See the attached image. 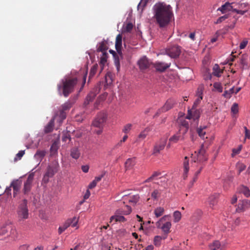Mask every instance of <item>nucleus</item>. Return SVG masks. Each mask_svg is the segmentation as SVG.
I'll return each instance as SVG.
<instances>
[{"label":"nucleus","mask_w":250,"mask_h":250,"mask_svg":"<svg viewBox=\"0 0 250 250\" xmlns=\"http://www.w3.org/2000/svg\"><path fill=\"white\" fill-rule=\"evenodd\" d=\"M154 18L160 28L167 27L172 17V8L164 2H158L153 6Z\"/></svg>","instance_id":"obj_1"},{"label":"nucleus","mask_w":250,"mask_h":250,"mask_svg":"<svg viewBox=\"0 0 250 250\" xmlns=\"http://www.w3.org/2000/svg\"><path fill=\"white\" fill-rule=\"evenodd\" d=\"M78 83L76 77H65L61 80L58 84V90L60 95L67 97L73 91L74 87Z\"/></svg>","instance_id":"obj_2"},{"label":"nucleus","mask_w":250,"mask_h":250,"mask_svg":"<svg viewBox=\"0 0 250 250\" xmlns=\"http://www.w3.org/2000/svg\"><path fill=\"white\" fill-rule=\"evenodd\" d=\"M75 101L69 99L64 104H62L59 110L55 113L56 116H58V126L61 125L63 120L66 117V112L69 111L72 105L74 104Z\"/></svg>","instance_id":"obj_3"},{"label":"nucleus","mask_w":250,"mask_h":250,"mask_svg":"<svg viewBox=\"0 0 250 250\" xmlns=\"http://www.w3.org/2000/svg\"><path fill=\"white\" fill-rule=\"evenodd\" d=\"M59 169V164L57 161H53L48 165L47 167L46 171L44 173L42 179V183L46 184L49 180L50 178H52L58 171Z\"/></svg>","instance_id":"obj_4"},{"label":"nucleus","mask_w":250,"mask_h":250,"mask_svg":"<svg viewBox=\"0 0 250 250\" xmlns=\"http://www.w3.org/2000/svg\"><path fill=\"white\" fill-rule=\"evenodd\" d=\"M27 204V200L24 199L19 207L18 214L19 217L21 219H26L28 217V210Z\"/></svg>","instance_id":"obj_5"},{"label":"nucleus","mask_w":250,"mask_h":250,"mask_svg":"<svg viewBox=\"0 0 250 250\" xmlns=\"http://www.w3.org/2000/svg\"><path fill=\"white\" fill-rule=\"evenodd\" d=\"M250 208V200L245 199L240 200L236 205L235 211L237 213H243Z\"/></svg>","instance_id":"obj_6"},{"label":"nucleus","mask_w":250,"mask_h":250,"mask_svg":"<svg viewBox=\"0 0 250 250\" xmlns=\"http://www.w3.org/2000/svg\"><path fill=\"white\" fill-rule=\"evenodd\" d=\"M181 52V47L177 45L169 46L166 50V54L172 58L178 57Z\"/></svg>","instance_id":"obj_7"},{"label":"nucleus","mask_w":250,"mask_h":250,"mask_svg":"<svg viewBox=\"0 0 250 250\" xmlns=\"http://www.w3.org/2000/svg\"><path fill=\"white\" fill-rule=\"evenodd\" d=\"M106 119V115L104 113H99L93 122V125L98 128H103Z\"/></svg>","instance_id":"obj_8"},{"label":"nucleus","mask_w":250,"mask_h":250,"mask_svg":"<svg viewBox=\"0 0 250 250\" xmlns=\"http://www.w3.org/2000/svg\"><path fill=\"white\" fill-rule=\"evenodd\" d=\"M100 89L101 88L99 85H97L96 86H95V87L93 89V90L91 91H90V92L87 96L86 99L84 102V105L85 106L88 104L90 102L93 100L96 96L100 92Z\"/></svg>","instance_id":"obj_9"},{"label":"nucleus","mask_w":250,"mask_h":250,"mask_svg":"<svg viewBox=\"0 0 250 250\" xmlns=\"http://www.w3.org/2000/svg\"><path fill=\"white\" fill-rule=\"evenodd\" d=\"M176 101L173 99H169L167 100L164 105L158 110L155 114V116H158L161 112H164L172 108L175 104Z\"/></svg>","instance_id":"obj_10"},{"label":"nucleus","mask_w":250,"mask_h":250,"mask_svg":"<svg viewBox=\"0 0 250 250\" xmlns=\"http://www.w3.org/2000/svg\"><path fill=\"white\" fill-rule=\"evenodd\" d=\"M167 139H161L159 142L156 143L154 146L153 154L159 153L160 151L163 150L167 144Z\"/></svg>","instance_id":"obj_11"},{"label":"nucleus","mask_w":250,"mask_h":250,"mask_svg":"<svg viewBox=\"0 0 250 250\" xmlns=\"http://www.w3.org/2000/svg\"><path fill=\"white\" fill-rule=\"evenodd\" d=\"M171 62H156L153 64L154 67L156 71L163 72L170 67Z\"/></svg>","instance_id":"obj_12"},{"label":"nucleus","mask_w":250,"mask_h":250,"mask_svg":"<svg viewBox=\"0 0 250 250\" xmlns=\"http://www.w3.org/2000/svg\"><path fill=\"white\" fill-rule=\"evenodd\" d=\"M58 116H56L55 115L53 116V117L51 119L49 122L45 126L44 128V132L45 133H48L51 132L54 129V122L56 121V122L58 124Z\"/></svg>","instance_id":"obj_13"},{"label":"nucleus","mask_w":250,"mask_h":250,"mask_svg":"<svg viewBox=\"0 0 250 250\" xmlns=\"http://www.w3.org/2000/svg\"><path fill=\"white\" fill-rule=\"evenodd\" d=\"M150 63L151 62L146 57L142 58L138 62V64L141 70H144L148 68L149 67Z\"/></svg>","instance_id":"obj_14"},{"label":"nucleus","mask_w":250,"mask_h":250,"mask_svg":"<svg viewBox=\"0 0 250 250\" xmlns=\"http://www.w3.org/2000/svg\"><path fill=\"white\" fill-rule=\"evenodd\" d=\"M22 184L21 180L17 179L13 180L11 183V187L13 188V194L15 197L16 195L19 191Z\"/></svg>","instance_id":"obj_15"},{"label":"nucleus","mask_w":250,"mask_h":250,"mask_svg":"<svg viewBox=\"0 0 250 250\" xmlns=\"http://www.w3.org/2000/svg\"><path fill=\"white\" fill-rule=\"evenodd\" d=\"M122 36L121 34H118L116 38L115 48L118 53L122 56Z\"/></svg>","instance_id":"obj_16"},{"label":"nucleus","mask_w":250,"mask_h":250,"mask_svg":"<svg viewBox=\"0 0 250 250\" xmlns=\"http://www.w3.org/2000/svg\"><path fill=\"white\" fill-rule=\"evenodd\" d=\"M205 150L204 148V146L202 145L201 148L199 150L197 155V162H202L207 161V158L205 156Z\"/></svg>","instance_id":"obj_17"},{"label":"nucleus","mask_w":250,"mask_h":250,"mask_svg":"<svg viewBox=\"0 0 250 250\" xmlns=\"http://www.w3.org/2000/svg\"><path fill=\"white\" fill-rule=\"evenodd\" d=\"M232 3L229 2H226L224 4L222 5L220 7L218 8L217 11H220L222 14H224L227 11H230L233 9V6L231 5Z\"/></svg>","instance_id":"obj_18"},{"label":"nucleus","mask_w":250,"mask_h":250,"mask_svg":"<svg viewBox=\"0 0 250 250\" xmlns=\"http://www.w3.org/2000/svg\"><path fill=\"white\" fill-rule=\"evenodd\" d=\"M124 200L125 201H128L129 203L132 204L133 205H135L139 199V196L137 195H134L132 196H127L125 195L123 197Z\"/></svg>","instance_id":"obj_19"},{"label":"nucleus","mask_w":250,"mask_h":250,"mask_svg":"<svg viewBox=\"0 0 250 250\" xmlns=\"http://www.w3.org/2000/svg\"><path fill=\"white\" fill-rule=\"evenodd\" d=\"M184 173L183 177L185 179L187 177L188 173L189 170V159L187 156L185 157L183 161Z\"/></svg>","instance_id":"obj_20"},{"label":"nucleus","mask_w":250,"mask_h":250,"mask_svg":"<svg viewBox=\"0 0 250 250\" xmlns=\"http://www.w3.org/2000/svg\"><path fill=\"white\" fill-rule=\"evenodd\" d=\"M13 230L15 231V229L11 225L7 224L2 226L0 229V235H5L9 230Z\"/></svg>","instance_id":"obj_21"},{"label":"nucleus","mask_w":250,"mask_h":250,"mask_svg":"<svg viewBox=\"0 0 250 250\" xmlns=\"http://www.w3.org/2000/svg\"><path fill=\"white\" fill-rule=\"evenodd\" d=\"M184 139L185 137L181 136V135H180L179 133L177 132L169 138V141L170 143H176L178 141L184 140Z\"/></svg>","instance_id":"obj_22"},{"label":"nucleus","mask_w":250,"mask_h":250,"mask_svg":"<svg viewBox=\"0 0 250 250\" xmlns=\"http://www.w3.org/2000/svg\"><path fill=\"white\" fill-rule=\"evenodd\" d=\"M210 250H222L220 242L218 240H215L209 245Z\"/></svg>","instance_id":"obj_23"},{"label":"nucleus","mask_w":250,"mask_h":250,"mask_svg":"<svg viewBox=\"0 0 250 250\" xmlns=\"http://www.w3.org/2000/svg\"><path fill=\"white\" fill-rule=\"evenodd\" d=\"M126 210H124L123 208H120L117 209L115 214H123V215H127L129 214L131 212V208L129 206H126Z\"/></svg>","instance_id":"obj_24"},{"label":"nucleus","mask_w":250,"mask_h":250,"mask_svg":"<svg viewBox=\"0 0 250 250\" xmlns=\"http://www.w3.org/2000/svg\"><path fill=\"white\" fill-rule=\"evenodd\" d=\"M81 153L79 148L77 147H74L71 149L70 150V156L75 159H78Z\"/></svg>","instance_id":"obj_25"},{"label":"nucleus","mask_w":250,"mask_h":250,"mask_svg":"<svg viewBox=\"0 0 250 250\" xmlns=\"http://www.w3.org/2000/svg\"><path fill=\"white\" fill-rule=\"evenodd\" d=\"M200 118V113L197 110L194 111L192 113V119L193 120V125L194 126H197L198 125L199 118Z\"/></svg>","instance_id":"obj_26"},{"label":"nucleus","mask_w":250,"mask_h":250,"mask_svg":"<svg viewBox=\"0 0 250 250\" xmlns=\"http://www.w3.org/2000/svg\"><path fill=\"white\" fill-rule=\"evenodd\" d=\"M46 151L45 150H38L34 155V158L38 161L41 162L45 155Z\"/></svg>","instance_id":"obj_27"},{"label":"nucleus","mask_w":250,"mask_h":250,"mask_svg":"<svg viewBox=\"0 0 250 250\" xmlns=\"http://www.w3.org/2000/svg\"><path fill=\"white\" fill-rule=\"evenodd\" d=\"M171 224L170 222L167 221L166 223H165L162 226H160V228L162 229L163 231L164 232V233L167 234L169 232V229L171 228Z\"/></svg>","instance_id":"obj_28"},{"label":"nucleus","mask_w":250,"mask_h":250,"mask_svg":"<svg viewBox=\"0 0 250 250\" xmlns=\"http://www.w3.org/2000/svg\"><path fill=\"white\" fill-rule=\"evenodd\" d=\"M217 197L218 195L217 194H213L209 197L208 202L210 208H213V207L216 204Z\"/></svg>","instance_id":"obj_29"},{"label":"nucleus","mask_w":250,"mask_h":250,"mask_svg":"<svg viewBox=\"0 0 250 250\" xmlns=\"http://www.w3.org/2000/svg\"><path fill=\"white\" fill-rule=\"evenodd\" d=\"M113 220L115 222H125V218L122 215L115 214L114 215L112 216L110 218V222H111Z\"/></svg>","instance_id":"obj_30"},{"label":"nucleus","mask_w":250,"mask_h":250,"mask_svg":"<svg viewBox=\"0 0 250 250\" xmlns=\"http://www.w3.org/2000/svg\"><path fill=\"white\" fill-rule=\"evenodd\" d=\"M108 49V47L106 45V42L104 40L102 42L99 43V46L97 48V51H106Z\"/></svg>","instance_id":"obj_31"},{"label":"nucleus","mask_w":250,"mask_h":250,"mask_svg":"<svg viewBox=\"0 0 250 250\" xmlns=\"http://www.w3.org/2000/svg\"><path fill=\"white\" fill-rule=\"evenodd\" d=\"M70 221H66L62 226H61L58 229V233L61 234L66 229L70 227Z\"/></svg>","instance_id":"obj_32"},{"label":"nucleus","mask_w":250,"mask_h":250,"mask_svg":"<svg viewBox=\"0 0 250 250\" xmlns=\"http://www.w3.org/2000/svg\"><path fill=\"white\" fill-rule=\"evenodd\" d=\"M135 164V160L133 158H128L125 163V167L126 168H130Z\"/></svg>","instance_id":"obj_33"},{"label":"nucleus","mask_w":250,"mask_h":250,"mask_svg":"<svg viewBox=\"0 0 250 250\" xmlns=\"http://www.w3.org/2000/svg\"><path fill=\"white\" fill-rule=\"evenodd\" d=\"M109 52H110V53L112 54L113 56H114V57L115 58V65H116V66L117 67V69H118L119 67V65H120L119 56H118L117 55L116 53L115 52V51L113 50L110 49V50H109Z\"/></svg>","instance_id":"obj_34"},{"label":"nucleus","mask_w":250,"mask_h":250,"mask_svg":"<svg viewBox=\"0 0 250 250\" xmlns=\"http://www.w3.org/2000/svg\"><path fill=\"white\" fill-rule=\"evenodd\" d=\"M234 86H233L229 90H225L223 94V96L227 99L231 97V94L234 93Z\"/></svg>","instance_id":"obj_35"},{"label":"nucleus","mask_w":250,"mask_h":250,"mask_svg":"<svg viewBox=\"0 0 250 250\" xmlns=\"http://www.w3.org/2000/svg\"><path fill=\"white\" fill-rule=\"evenodd\" d=\"M164 212V208L162 207H158L155 209L154 213L156 217L162 216Z\"/></svg>","instance_id":"obj_36"},{"label":"nucleus","mask_w":250,"mask_h":250,"mask_svg":"<svg viewBox=\"0 0 250 250\" xmlns=\"http://www.w3.org/2000/svg\"><path fill=\"white\" fill-rule=\"evenodd\" d=\"M221 72L219 65L217 64H215L213 67V74L215 76L220 77Z\"/></svg>","instance_id":"obj_37"},{"label":"nucleus","mask_w":250,"mask_h":250,"mask_svg":"<svg viewBox=\"0 0 250 250\" xmlns=\"http://www.w3.org/2000/svg\"><path fill=\"white\" fill-rule=\"evenodd\" d=\"M98 67V66L97 64H95L92 66L90 71L89 79H91L95 75L97 72Z\"/></svg>","instance_id":"obj_38"},{"label":"nucleus","mask_w":250,"mask_h":250,"mask_svg":"<svg viewBox=\"0 0 250 250\" xmlns=\"http://www.w3.org/2000/svg\"><path fill=\"white\" fill-rule=\"evenodd\" d=\"M32 183L25 182L24 183L23 192L24 194H28L31 190Z\"/></svg>","instance_id":"obj_39"},{"label":"nucleus","mask_w":250,"mask_h":250,"mask_svg":"<svg viewBox=\"0 0 250 250\" xmlns=\"http://www.w3.org/2000/svg\"><path fill=\"white\" fill-rule=\"evenodd\" d=\"M240 192L247 197L250 196V190L247 187L242 186L240 188Z\"/></svg>","instance_id":"obj_40"},{"label":"nucleus","mask_w":250,"mask_h":250,"mask_svg":"<svg viewBox=\"0 0 250 250\" xmlns=\"http://www.w3.org/2000/svg\"><path fill=\"white\" fill-rule=\"evenodd\" d=\"M66 221H70V226L75 227L77 226L79 219L76 217H74L72 218H69Z\"/></svg>","instance_id":"obj_41"},{"label":"nucleus","mask_w":250,"mask_h":250,"mask_svg":"<svg viewBox=\"0 0 250 250\" xmlns=\"http://www.w3.org/2000/svg\"><path fill=\"white\" fill-rule=\"evenodd\" d=\"M132 127V125L131 124H127L124 125L122 131L125 134L128 133L129 131L131 130Z\"/></svg>","instance_id":"obj_42"},{"label":"nucleus","mask_w":250,"mask_h":250,"mask_svg":"<svg viewBox=\"0 0 250 250\" xmlns=\"http://www.w3.org/2000/svg\"><path fill=\"white\" fill-rule=\"evenodd\" d=\"M163 238L160 236H156L154 238L153 243L155 246L159 247L161 245Z\"/></svg>","instance_id":"obj_43"},{"label":"nucleus","mask_w":250,"mask_h":250,"mask_svg":"<svg viewBox=\"0 0 250 250\" xmlns=\"http://www.w3.org/2000/svg\"><path fill=\"white\" fill-rule=\"evenodd\" d=\"M174 221L175 222H179L181 218V213L179 211H175L173 213Z\"/></svg>","instance_id":"obj_44"},{"label":"nucleus","mask_w":250,"mask_h":250,"mask_svg":"<svg viewBox=\"0 0 250 250\" xmlns=\"http://www.w3.org/2000/svg\"><path fill=\"white\" fill-rule=\"evenodd\" d=\"M161 173L159 172L155 171L154 172L153 174L148 178L146 181L145 182H150L154 179H155V178L160 175Z\"/></svg>","instance_id":"obj_45"},{"label":"nucleus","mask_w":250,"mask_h":250,"mask_svg":"<svg viewBox=\"0 0 250 250\" xmlns=\"http://www.w3.org/2000/svg\"><path fill=\"white\" fill-rule=\"evenodd\" d=\"M149 131V129L148 128H146L145 130L142 131L140 134L139 135V138L141 139H145L146 136L147 135L148 132Z\"/></svg>","instance_id":"obj_46"},{"label":"nucleus","mask_w":250,"mask_h":250,"mask_svg":"<svg viewBox=\"0 0 250 250\" xmlns=\"http://www.w3.org/2000/svg\"><path fill=\"white\" fill-rule=\"evenodd\" d=\"M196 132L201 139H205V138H207L205 137L206 132L202 128H196Z\"/></svg>","instance_id":"obj_47"},{"label":"nucleus","mask_w":250,"mask_h":250,"mask_svg":"<svg viewBox=\"0 0 250 250\" xmlns=\"http://www.w3.org/2000/svg\"><path fill=\"white\" fill-rule=\"evenodd\" d=\"M147 3V0H141L137 6L138 9H141L142 11L143 8L146 6Z\"/></svg>","instance_id":"obj_48"},{"label":"nucleus","mask_w":250,"mask_h":250,"mask_svg":"<svg viewBox=\"0 0 250 250\" xmlns=\"http://www.w3.org/2000/svg\"><path fill=\"white\" fill-rule=\"evenodd\" d=\"M133 25L132 23L128 22L125 26H124V31L125 32H129L133 28Z\"/></svg>","instance_id":"obj_49"},{"label":"nucleus","mask_w":250,"mask_h":250,"mask_svg":"<svg viewBox=\"0 0 250 250\" xmlns=\"http://www.w3.org/2000/svg\"><path fill=\"white\" fill-rule=\"evenodd\" d=\"M213 87L219 92L221 93L223 91V87H222L221 84L219 83H214Z\"/></svg>","instance_id":"obj_50"},{"label":"nucleus","mask_w":250,"mask_h":250,"mask_svg":"<svg viewBox=\"0 0 250 250\" xmlns=\"http://www.w3.org/2000/svg\"><path fill=\"white\" fill-rule=\"evenodd\" d=\"M170 216L169 215H165L163 217H162L158 222L156 223V226L158 228H159L161 226V222L166 221L167 218H169Z\"/></svg>","instance_id":"obj_51"},{"label":"nucleus","mask_w":250,"mask_h":250,"mask_svg":"<svg viewBox=\"0 0 250 250\" xmlns=\"http://www.w3.org/2000/svg\"><path fill=\"white\" fill-rule=\"evenodd\" d=\"M188 128H189L179 127V130L178 133H179L180 135H181V136H183L184 137L185 135L187 133Z\"/></svg>","instance_id":"obj_52"},{"label":"nucleus","mask_w":250,"mask_h":250,"mask_svg":"<svg viewBox=\"0 0 250 250\" xmlns=\"http://www.w3.org/2000/svg\"><path fill=\"white\" fill-rule=\"evenodd\" d=\"M160 195V192L157 189L154 190L151 193V197L157 200Z\"/></svg>","instance_id":"obj_53"},{"label":"nucleus","mask_w":250,"mask_h":250,"mask_svg":"<svg viewBox=\"0 0 250 250\" xmlns=\"http://www.w3.org/2000/svg\"><path fill=\"white\" fill-rule=\"evenodd\" d=\"M231 111L233 114H236L238 112V105L236 103H234L231 106Z\"/></svg>","instance_id":"obj_54"},{"label":"nucleus","mask_w":250,"mask_h":250,"mask_svg":"<svg viewBox=\"0 0 250 250\" xmlns=\"http://www.w3.org/2000/svg\"><path fill=\"white\" fill-rule=\"evenodd\" d=\"M25 153V150H20L19 152L16 154V156L15 158V160L17 161V160H20L21 158L23 156Z\"/></svg>","instance_id":"obj_55"},{"label":"nucleus","mask_w":250,"mask_h":250,"mask_svg":"<svg viewBox=\"0 0 250 250\" xmlns=\"http://www.w3.org/2000/svg\"><path fill=\"white\" fill-rule=\"evenodd\" d=\"M67 140H69L70 141L71 140V137L69 135V134L67 132H66L63 134L62 137V141L63 142H66Z\"/></svg>","instance_id":"obj_56"},{"label":"nucleus","mask_w":250,"mask_h":250,"mask_svg":"<svg viewBox=\"0 0 250 250\" xmlns=\"http://www.w3.org/2000/svg\"><path fill=\"white\" fill-rule=\"evenodd\" d=\"M237 167L238 169V173L239 174L241 172H242L246 169V166L243 164H237Z\"/></svg>","instance_id":"obj_57"},{"label":"nucleus","mask_w":250,"mask_h":250,"mask_svg":"<svg viewBox=\"0 0 250 250\" xmlns=\"http://www.w3.org/2000/svg\"><path fill=\"white\" fill-rule=\"evenodd\" d=\"M180 127L189 128V125L188 122L185 120H181L180 122Z\"/></svg>","instance_id":"obj_58"},{"label":"nucleus","mask_w":250,"mask_h":250,"mask_svg":"<svg viewBox=\"0 0 250 250\" xmlns=\"http://www.w3.org/2000/svg\"><path fill=\"white\" fill-rule=\"evenodd\" d=\"M227 18H228V16L227 15H224V16H221V17H219L217 20L215 22V24L220 23L221 22H222L223 21H224V20H225Z\"/></svg>","instance_id":"obj_59"},{"label":"nucleus","mask_w":250,"mask_h":250,"mask_svg":"<svg viewBox=\"0 0 250 250\" xmlns=\"http://www.w3.org/2000/svg\"><path fill=\"white\" fill-rule=\"evenodd\" d=\"M58 149V146L57 144L56 143H54L51 146L50 151L51 152L56 153Z\"/></svg>","instance_id":"obj_60"},{"label":"nucleus","mask_w":250,"mask_h":250,"mask_svg":"<svg viewBox=\"0 0 250 250\" xmlns=\"http://www.w3.org/2000/svg\"><path fill=\"white\" fill-rule=\"evenodd\" d=\"M105 79V83L107 85L110 84L112 83V79L111 78V76L109 75H106Z\"/></svg>","instance_id":"obj_61"},{"label":"nucleus","mask_w":250,"mask_h":250,"mask_svg":"<svg viewBox=\"0 0 250 250\" xmlns=\"http://www.w3.org/2000/svg\"><path fill=\"white\" fill-rule=\"evenodd\" d=\"M247 11V10H238L236 8H233V9L232 10V12H235L237 14H240L241 15H244Z\"/></svg>","instance_id":"obj_62"},{"label":"nucleus","mask_w":250,"mask_h":250,"mask_svg":"<svg viewBox=\"0 0 250 250\" xmlns=\"http://www.w3.org/2000/svg\"><path fill=\"white\" fill-rule=\"evenodd\" d=\"M245 130V135L246 139H250V131L247 128L246 126L244 127Z\"/></svg>","instance_id":"obj_63"},{"label":"nucleus","mask_w":250,"mask_h":250,"mask_svg":"<svg viewBox=\"0 0 250 250\" xmlns=\"http://www.w3.org/2000/svg\"><path fill=\"white\" fill-rule=\"evenodd\" d=\"M248 44V41H243L242 42L240 43L239 47L241 49H244L245 48L246 45Z\"/></svg>","instance_id":"obj_64"}]
</instances>
